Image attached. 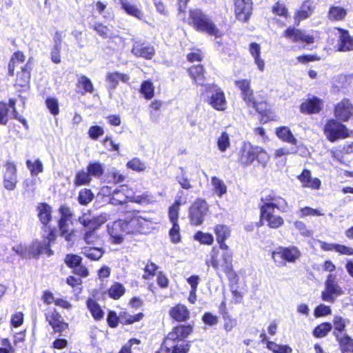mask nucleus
Masks as SVG:
<instances>
[{
    "label": "nucleus",
    "instance_id": "16",
    "mask_svg": "<svg viewBox=\"0 0 353 353\" xmlns=\"http://www.w3.org/2000/svg\"><path fill=\"white\" fill-rule=\"evenodd\" d=\"M260 210V221L256 223L257 227L263 225V221L267 223V226L271 229H278L284 225L283 218L277 214H274V210H263L259 209Z\"/></svg>",
    "mask_w": 353,
    "mask_h": 353
},
{
    "label": "nucleus",
    "instance_id": "54",
    "mask_svg": "<svg viewBox=\"0 0 353 353\" xmlns=\"http://www.w3.org/2000/svg\"><path fill=\"white\" fill-rule=\"evenodd\" d=\"M218 149L224 152L230 146V137L227 132H222L221 135L217 139Z\"/></svg>",
    "mask_w": 353,
    "mask_h": 353
},
{
    "label": "nucleus",
    "instance_id": "6",
    "mask_svg": "<svg viewBox=\"0 0 353 353\" xmlns=\"http://www.w3.org/2000/svg\"><path fill=\"white\" fill-rule=\"evenodd\" d=\"M323 131L327 139L332 143L350 137V132L346 125L336 119H328Z\"/></svg>",
    "mask_w": 353,
    "mask_h": 353
},
{
    "label": "nucleus",
    "instance_id": "11",
    "mask_svg": "<svg viewBox=\"0 0 353 353\" xmlns=\"http://www.w3.org/2000/svg\"><path fill=\"white\" fill-rule=\"evenodd\" d=\"M296 27L294 24L287 27L282 33L283 37L294 43H301L309 45L314 43L315 38L313 35L307 34L304 30Z\"/></svg>",
    "mask_w": 353,
    "mask_h": 353
},
{
    "label": "nucleus",
    "instance_id": "63",
    "mask_svg": "<svg viewBox=\"0 0 353 353\" xmlns=\"http://www.w3.org/2000/svg\"><path fill=\"white\" fill-rule=\"evenodd\" d=\"M93 194L91 190L88 189H84L80 191L79 194V202L81 205H87L93 199Z\"/></svg>",
    "mask_w": 353,
    "mask_h": 353
},
{
    "label": "nucleus",
    "instance_id": "19",
    "mask_svg": "<svg viewBox=\"0 0 353 353\" xmlns=\"http://www.w3.org/2000/svg\"><path fill=\"white\" fill-rule=\"evenodd\" d=\"M185 71L193 84L205 86L204 83L207 79V70L204 65L201 63L192 64L187 67Z\"/></svg>",
    "mask_w": 353,
    "mask_h": 353
},
{
    "label": "nucleus",
    "instance_id": "26",
    "mask_svg": "<svg viewBox=\"0 0 353 353\" xmlns=\"http://www.w3.org/2000/svg\"><path fill=\"white\" fill-rule=\"evenodd\" d=\"M247 105L254 108L256 112L260 115L259 119L261 123L264 124L274 119L273 112L270 105L266 101L257 102L254 98L253 102H250V103H248Z\"/></svg>",
    "mask_w": 353,
    "mask_h": 353
},
{
    "label": "nucleus",
    "instance_id": "8",
    "mask_svg": "<svg viewBox=\"0 0 353 353\" xmlns=\"http://www.w3.org/2000/svg\"><path fill=\"white\" fill-rule=\"evenodd\" d=\"M208 210L209 205L205 199L196 198L189 207L188 218L190 224L194 226L201 225Z\"/></svg>",
    "mask_w": 353,
    "mask_h": 353
},
{
    "label": "nucleus",
    "instance_id": "13",
    "mask_svg": "<svg viewBox=\"0 0 353 353\" xmlns=\"http://www.w3.org/2000/svg\"><path fill=\"white\" fill-rule=\"evenodd\" d=\"M334 30L339 32L336 44L334 46L335 51L339 52L353 51V35L350 34V31L341 27H335Z\"/></svg>",
    "mask_w": 353,
    "mask_h": 353
},
{
    "label": "nucleus",
    "instance_id": "46",
    "mask_svg": "<svg viewBox=\"0 0 353 353\" xmlns=\"http://www.w3.org/2000/svg\"><path fill=\"white\" fill-rule=\"evenodd\" d=\"M211 182L213 185L214 192L219 197L227 193V186L223 180L216 176L211 177Z\"/></svg>",
    "mask_w": 353,
    "mask_h": 353
},
{
    "label": "nucleus",
    "instance_id": "28",
    "mask_svg": "<svg viewBox=\"0 0 353 353\" xmlns=\"http://www.w3.org/2000/svg\"><path fill=\"white\" fill-rule=\"evenodd\" d=\"M235 86L240 90L241 99L246 104L253 102L254 97V90L251 87V80L241 79L234 81Z\"/></svg>",
    "mask_w": 353,
    "mask_h": 353
},
{
    "label": "nucleus",
    "instance_id": "31",
    "mask_svg": "<svg viewBox=\"0 0 353 353\" xmlns=\"http://www.w3.org/2000/svg\"><path fill=\"white\" fill-rule=\"evenodd\" d=\"M341 353H353V338L348 334L339 335L333 332Z\"/></svg>",
    "mask_w": 353,
    "mask_h": 353
},
{
    "label": "nucleus",
    "instance_id": "32",
    "mask_svg": "<svg viewBox=\"0 0 353 353\" xmlns=\"http://www.w3.org/2000/svg\"><path fill=\"white\" fill-rule=\"evenodd\" d=\"M249 52L254 60L258 69L263 72L265 69V61L261 57V46L256 42H251L249 44Z\"/></svg>",
    "mask_w": 353,
    "mask_h": 353
},
{
    "label": "nucleus",
    "instance_id": "61",
    "mask_svg": "<svg viewBox=\"0 0 353 353\" xmlns=\"http://www.w3.org/2000/svg\"><path fill=\"white\" fill-rule=\"evenodd\" d=\"M88 172L90 176L99 177L103 173L102 165L99 162L91 163L88 166Z\"/></svg>",
    "mask_w": 353,
    "mask_h": 353
},
{
    "label": "nucleus",
    "instance_id": "60",
    "mask_svg": "<svg viewBox=\"0 0 353 353\" xmlns=\"http://www.w3.org/2000/svg\"><path fill=\"white\" fill-rule=\"evenodd\" d=\"M204 56L202 50L196 48L194 51L190 52L186 54V59L189 63H193L194 62H201L203 60Z\"/></svg>",
    "mask_w": 353,
    "mask_h": 353
},
{
    "label": "nucleus",
    "instance_id": "34",
    "mask_svg": "<svg viewBox=\"0 0 353 353\" xmlns=\"http://www.w3.org/2000/svg\"><path fill=\"white\" fill-rule=\"evenodd\" d=\"M21 71L17 72L15 85L21 88L28 85L30 78V68L28 65L20 66Z\"/></svg>",
    "mask_w": 353,
    "mask_h": 353
},
{
    "label": "nucleus",
    "instance_id": "62",
    "mask_svg": "<svg viewBox=\"0 0 353 353\" xmlns=\"http://www.w3.org/2000/svg\"><path fill=\"white\" fill-rule=\"evenodd\" d=\"M332 310L330 306L320 304L314 308V315L316 318L325 316L331 314Z\"/></svg>",
    "mask_w": 353,
    "mask_h": 353
},
{
    "label": "nucleus",
    "instance_id": "37",
    "mask_svg": "<svg viewBox=\"0 0 353 353\" xmlns=\"http://www.w3.org/2000/svg\"><path fill=\"white\" fill-rule=\"evenodd\" d=\"M347 15V10L340 6H332L330 7L327 17L332 21H339L345 19Z\"/></svg>",
    "mask_w": 353,
    "mask_h": 353
},
{
    "label": "nucleus",
    "instance_id": "38",
    "mask_svg": "<svg viewBox=\"0 0 353 353\" xmlns=\"http://www.w3.org/2000/svg\"><path fill=\"white\" fill-rule=\"evenodd\" d=\"M145 315L143 312H139L134 315H131L126 311H122L119 313L120 323L122 325H130L141 321Z\"/></svg>",
    "mask_w": 353,
    "mask_h": 353
},
{
    "label": "nucleus",
    "instance_id": "29",
    "mask_svg": "<svg viewBox=\"0 0 353 353\" xmlns=\"http://www.w3.org/2000/svg\"><path fill=\"white\" fill-rule=\"evenodd\" d=\"M17 183V168L11 162H7L3 172V186L8 190H13Z\"/></svg>",
    "mask_w": 353,
    "mask_h": 353
},
{
    "label": "nucleus",
    "instance_id": "10",
    "mask_svg": "<svg viewBox=\"0 0 353 353\" xmlns=\"http://www.w3.org/2000/svg\"><path fill=\"white\" fill-rule=\"evenodd\" d=\"M343 294V290L336 281L334 274H329L325 281V289L321 292V298L323 301L334 303L335 298Z\"/></svg>",
    "mask_w": 353,
    "mask_h": 353
},
{
    "label": "nucleus",
    "instance_id": "22",
    "mask_svg": "<svg viewBox=\"0 0 353 353\" xmlns=\"http://www.w3.org/2000/svg\"><path fill=\"white\" fill-rule=\"evenodd\" d=\"M168 315L173 322L186 323L190 319V311L183 303H176L168 310Z\"/></svg>",
    "mask_w": 353,
    "mask_h": 353
},
{
    "label": "nucleus",
    "instance_id": "55",
    "mask_svg": "<svg viewBox=\"0 0 353 353\" xmlns=\"http://www.w3.org/2000/svg\"><path fill=\"white\" fill-rule=\"evenodd\" d=\"M79 221L87 229H96V221L90 213H83L79 217Z\"/></svg>",
    "mask_w": 353,
    "mask_h": 353
},
{
    "label": "nucleus",
    "instance_id": "56",
    "mask_svg": "<svg viewBox=\"0 0 353 353\" xmlns=\"http://www.w3.org/2000/svg\"><path fill=\"white\" fill-rule=\"evenodd\" d=\"M82 253L91 260H98L103 255L102 250L97 248H84Z\"/></svg>",
    "mask_w": 353,
    "mask_h": 353
},
{
    "label": "nucleus",
    "instance_id": "42",
    "mask_svg": "<svg viewBox=\"0 0 353 353\" xmlns=\"http://www.w3.org/2000/svg\"><path fill=\"white\" fill-rule=\"evenodd\" d=\"M86 303L88 309L95 320L99 321L103 318L104 312L101 310L100 305L95 301L92 299H88Z\"/></svg>",
    "mask_w": 353,
    "mask_h": 353
},
{
    "label": "nucleus",
    "instance_id": "20",
    "mask_svg": "<svg viewBox=\"0 0 353 353\" xmlns=\"http://www.w3.org/2000/svg\"><path fill=\"white\" fill-rule=\"evenodd\" d=\"M334 114L341 122L349 121L353 116V104L347 99H343L335 105Z\"/></svg>",
    "mask_w": 353,
    "mask_h": 353
},
{
    "label": "nucleus",
    "instance_id": "5",
    "mask_svg": "<svg viewBox=\"0 0 353 353\" xmlns=\"http://www.w3.org/2000/svg\"><path fill=\"white\" fill-rule=\"evenodd\" d=\"M301 256V252L298 247L279 246L271 253V258L278 267H284L287 263H294Z\"/></svg>",
    "mask_w": 353,
    "mask_h": 353
},
{
    "label": "nucleus",
    "instance_id": "15",
    "mask_svg": "<svg viewBox=\"0 0 353 353\" xmlns=\"http://www.w3.org/2000/svg\"><path fill=\"white\" fill-rule=\"evenodd\" d=\"M234 6L236 19L243 23L248 22L252 14V0H234Z\"/></svg>",
    "mask_w": 353,
    "mask_h": 353
},
{
    "label": "nucleus",
    "instance_id": "40",
    "mask_svg": "<svg viewBox=\"0 0 353 353\" xmlns=\"http://www.w3.org/2000/svg\"><path fill=\"white\" fill-rule=\"evenodd\" d=\"M25 61V56L21 52H14L10 61L8 65V71L10 75H14V70L15 68H19L23 66L22 64Z\"/></svg>",
    "mask_w": 353,
    "mask_h": 353
},
{
    "label": "nucleus",
    "instance_id": "9",
    "mask_svg": "<svg viewBox=\"0 0 353 353\" xmlns=\"http://www.w3.org/2000/svg\"><path fill=\"white\" fill-rule=\"evenodd\" d=\"M203 92H212L208 103L217 111H225L228 102L224 92L214 83L206 84Z\"/></svg>",
    "mask_w": 353,
    "mask_h": 353
},
{
    "label": "nucleus",
    "instance_id": "45",
    "mask_svg": "<svg viewBox=\"0 0 353 353\" xmlns=\"http://www.w3.org/2000/svg\"><path fill=\"white\" fill-rule=\"evenodd\" d=\"M152 198L153 196L150 194L145 192L141 194L132 195L130 197V201L140 205H148L153 202Z\"/></svg>",
    "mask_w": 353,
    "mask_h": 353
},
{
    "label": "nucleus",
    "instance_id": "4",
    "mask_svg": "<svg viewBox=\"0 0 353 353\" xmlns=\"http://www.w3.org/2000/svg\"><path fill=\"white\" fill-rule=\"evenodd\" d=\"M189 20L187 23L196 31L205 33L215 38H220L223 33L211 18L200 8H192L188 11Z\"/></svg>",
    "mask_w": 353,
    "mask_h": 353
},
{
    "label": "nucleus",
    "instance_id": "47",
    "mask_svg": "<svg viewBox=\"0 0 353 353\" xmlns=\"http://www.w3.org/2000/svg\"><path fill=\"white\" fill-rule=\"evenodd\" d=\"M91 181V177L89 172L85 170H80L77 172L74 181L76 186L88 185Z\"/></svg>",
    "mask_w": 353,
    "mask_h": 353
},
{
    "label": "nucleus",
    "instance_id": "14",
    "mask_svg": "<svg viewBox=\"0 0 353 353\" xmlns=\"http://www.w3.org/2000/svg\"><path fill=\"white\" fill-rule=\"evenodd\" d=\"M194 323H180L173 326L171 330L165 336L164 338L183 341L194 332Z\"/></svg>",
    "mask_w": 353,
    "mask_h": 353
},
{
    "label": "nucleus",
    "instance_id": "36",
    "mask_svg": "<svg viewBox=\"0 0 353 353\" xmlns=\"http://www.w3.org/2000/svg\"><path fill=\"white\" fill-rule=\"evenodd\" d=\"M38 216L43 225H47L52 218L51 207L45 203H41L37 206Z\"/></svg>",
    "mask_w": 353,
    "mask_h": 353
},
{
    "label": "nucleus",
    "instance_id": "64",
    "mask_svg": "<svg viewBox=\"0 0 353 353\" xmlns=\"http://www.w3.org/2000/svg\"><path fill=\"white\" fill-rule=\"evenodd\" d=\"M130 77L126 74L119 72H112V88L115 87L119 82L128 83Z\"/></svg>",
    "mask_w": 353,
    "mask_h": 353
},
{
    "label": "nucleus",
    "instance_id": "7",
    "mask_svg": "<svg viewBox=\"0 0 353 353\" xmlns=\"http://www.w3.org/2000/svg\"><path fill=\"white\" fill-rule=\"evenodd\" d=\"M261 204L259 209L277 210L284 212L288 208L287 201L282 197L276 191L269 190L263 192L261 198Z\"/></svg>",
    "mask_w": 353,
    "mask_h": 353
},
{
    "label": "nucleus",
    "instance_id": "25",
    "mask_svg": "<svg viewBox=\"0 0 353 353\" xmlns=\"http://www.w3.org/2000/svg\"><path fill=\"white\" fill-rule=\"evenodd\" d=\"M42 249L41 244L37 241L32 242L29 247L19 244L12 248V250L22 258L37 256L42 253Z\"/></svg>",
    "mask_w": 353,
    "mask_h": 353
},
{
    "label": "nucleus",
    "instance_id": "41",
    "mask_svg": "<svg viewBox=\"0 0 353 353\" xmlns=\"http://www.w3.org/2000/svg\"><path fill=\"white\" fill-rule=\"evenodd\" d=\"M139 91L145 99H152L154 96V86L152 81L150 79L143 81L141 84Z\"/></svg>",
    "mask_w": 353,
    "mask_h": 353
},
{
    "label": "nucleus",
    "instance_id": "43",
    "mask_svg": "<svg viewBox=\"0 0 353 353\" xmlns=\"http://www.w3.org/2000/svg\"><path fill=\"white\" fill-rule=\"evenodd\" d=\"M272 12L277 17L288 19L290 16L289 10L286 5L281 1H276L271 8Z\"/></svg>",
    "mask_w": 353,
    "mask_h": 353
},
{
    "label": "nucleus",
    "instance_id": "12",
    "mask_svg": "<svg viewBox=\"0 0 353 353\" xmlns=\"http://www.w3.org/2000/svg\"><path fill=\"white\" fill-rule=\"evenodd\" d=\"M126 185H121L112 191V214L132 208L128 204L130 196L126 194Z\"/></svg>",
    "mask_w": 353,
    "mask_h": 353
},
{
    "label": "nucleus",
    "instance_id": "24",
    "mask_svg": "<svg viewBox=\"0 0 353 353\" xmlns=\"http://www.w3.org/2000/svg\"><path fill=\"white\" fill-rule=\"evenodd\" d=\"M314 6L311 0L303 1L299 8L294 12V24L299 26L301 21L310 18L314 13Z\"/></svg>",
    "mask_w": 353,
    "mask_h": 353
},
{
    "label": "nucleus",
    "instance_id": "57",
    "mask_svg": "<svg viewBox=\"0 0 353 353\" xmlns=\"http://www.w3.org/2000/svg\"><path fill=\"white\" fill-rule=\"evenodd\" d=\"M159 267L154 262L148 261L144 268V274H143V279L148 280L152 279L157 274V271Z\"/></svg>",
    "mask_w": 353,
    "mask_h": 353
},
{
    "label": "nucleus",
    "instance_id": "1",
    "mask_svg": "<svg viewBox=\"0 0 353 353\" xmlns=\"http://www.w3.org/2000/svg\"><path fill=\"white\" fill-rule=\"evenodd\" d=\"M139 211L130 208L112 214L116 219L112 223V242L119 244L128 234L141 233L145 219L138 214Z\"/></svg>",
    "mask_w": 353,
    "mask_h": 353
},
{
    "label": "nucleus",
    "instance_id": "48",
    "mask_svg": "<svg viewBox=\"0 0 353 353\" xmlns=\"http://www.w3.org/2000/svg\"><path fill=\"white\" fill-rule=\"evenodd\" d=\"M194 239L201 244L211 245L214 243V237L212 234L197 231L194 236Z\"/></svg>",
    "mask_w": 353,
    "mask_h": 353
},
{
    "label": "nucleus",
    "instance_id": "18",
    "mask_svg": "<svg viewBox=\"0 0 353 353\" xmlns=\"http://www.w3.org/2000/svg\"><path fill=\"white\" fill-rule=\"evenodd\" d=\"M324 101L316 96L305 99L299 105V111L303 114H317L323 109Z\"/></svg>",
    "mask_w": 353,
    "mask_h": 353
},
{
    "label": "nucleus",
    "instance_id": "44",
    "mask_svg": "<svg viewBox=\"0 0 353 353\" xmlns=\"http://www.w3.org/2000/svg\"><path fill=\"white\" fill-rule=\"evenodd\" d=\"M332 329V325L330 322H323L314 328L312 334L316 339L323 338L329 334Z\"/></svg>",
    "mask_w": 353,
    "mask_h": 353
},
{
    "label": "nucleus",
    "instance_id": "52",
    "mask_svg": "<svg viewBox=\"0 0 353 353\" xmlns=\"http://www.w3.org/2000/svg\"><path fill=\"white\" fill-rule=\"evenodd\" d=\"M172 227L169 230V236L172 243L176 244L181 241V228L179 223H171Z\"/></svg>",
    "mask_w": 353,
    "mask_h": 353
},
{
    "label": "nucleus",
    "instance_id": "39",
    "mask_svg": "<svg viewBox=\"0 0 353 353\" xmlns=\"http://www.w3.org/2000/svg\"><path fill=\"white\" fill-rule=\"evenodd\" d=\"M72 220L60 219L59 227L61 236L64 237L67 241H70L73 236V230L71 228Z\"/></svg>",
    "mask_w": 353,
    "mask_h": 353
},
{
    "label": "nucleus",
    "instance_id": "23",
    "mask_svg": "<svg viewBox=\"0 0 353 353\" xmlns=\"http://www.w3.org/2000/svg\"><path fill=\"white\" fill-rule=\"evenodd\" d=\"M181 341L163 338L161 348L165 353H188L190 349V342Z\"/></svg>",
    "mask_w": 353,
    "mask_h": 353
},
{
    "label": "nucleus",
    "instance_id": "35",
    "mask_svg": "<svg viewBox=\"0 0 353 353\" xmlns=\"http://www.w3.org/2000/svg\"><path fill=\"white\" fill-rule=\"evenodd\" d=\"M121 8L128 14L141 19L143 17V12L137 6L130 3L128 0H120Z\"/></svg>",
    "mask_w": 353,
    "mask_h": 353
},
{
    "label": "nucleus",
    "instance_id": "33",
    "mask_svg": "<svg viewBox=\"0 0 353 353\" xmlns=\"http://www.w3.org/2000/svg\"><path fill=\"white\" fill-rule=\"evenodd\" d=\"M276 135L283 142L295 145L297 142L290 129L287 126H280L276 129Z\"/></svg>",
    "mask_w": 353,
    "mask_h": 353
},
{
    "label": "nucleus",
    "instance_id": "58",
    "mask_svg": "<svg viewBox=\"0 0 353 353\" xmlns=\"http://www.w3.org/2000/svg\"><path fill=\"white\" fill-rule=\"evenodd\" d=\"M332 323L334 325L333 332L338 333L339 334V333L345 330L346 321L343 317L336 315L333 318Z\"/></svg>",
    "mask_w": 353,
    "mask_h": 353
},
{
    "label": "nucleus",
    "instance_id": "30",
    "mask_svg": "<svg viewBox=\"0 0 353 353\" xmlns=\"http://www.w3.org/2000/svg\"><path fill=\"white\" fill-rule=\"evenodd\" d=\"M311 171L308 169H303L301 173L297 176L298 180L302 183V187L312 190H319L321 186V180L317 178H312Z\"/></svg>",
    "mask_w": 353,
    "mask_h": 353
},
{
    "label": "nucleus",
    "instance_id": "2",
    "mask_svg": "<svg viewBox=\"0 0 353 353\" xmlns=\"http://www.w3.org/2000/svg\"><path fill=\"white\" fill-rule=\"evenodd\" d=\"M219 250L216 247H212L210 252V259L206 261V265H211L217 272H224L228 281L235 284L239 280V276L234 269L233 253L228 250L223 251L221 254Z\"/></svg>",
    "mask_w": 353,
    "mask_h": 353
},
{
    "label": "nucleus",
    "instance_id": "21",
    "mask_svg": "<svg viewBox=\"0 0 353 353\" xmlns=\"http://www.w3.org/2000/svg\"><path fill=\"white\" fill-rule=\"evenodd\" d=\"M219 249L223 251L229 250L226 241L231 236L232 230L230 226L225 224H216L213 228Z\"/></svg>",
    "mask_w": 353,
    "mask_h": 353
},
{
    "label": "nucleus",
    "instance_id": "53",
    "mask_svg": "<svg viewBox=\"0 0 353 353\" xmlns=\"http://www.w3.org/2000/svg\"><path fill=\"white\" fill-rule=\"evenodd\" d=\"M181 205L180 201L176 200L174 203L169 207L168 217L171 223H178L179 207Z\"/></svg>",
    "mask_w": 353,
    "mask_h": 353
},
{
    "label": "nucleus",
    "instance_id": "3",
    "mask_svg": "<svg viewBox=\"0 0 353 353\" xmlns=\"http://www.w3.org/2000/svg\"><path fill=\"white\" fill-rule=\"evenodd\" d=\"M269 159V154L265 148L250 141H243L236 154V161L243 167H248L254 162L265 167Z\"/></svg>",
    "mask_w": 353,
    "mask_h": 353
},
{
    "label": "nucleus",
    "instance_id": "49",
    "mask_svg": "<svg viewBox=\"0 0 353 353\" xmlns=\"http://www.w3.org/2000/svg\"><path fill=\"white\" fill-rule=\"evenodd\" d=\"M273 353H292V348L289 345H281L272 341L268 342V347Z\"/></svg>",
    "mask_w": 353,
    "mask_h": 353
},
{
    "label": "nucleus",
    "instance_id": "17",
    "mask_svg": "<svg viewBox=\"0 0 353 353\" xmlns=\"http://www.w3.org/2000/svg\"><path fill=\"white\" fill-rule=\"evenodd\" d=\"M131 52L136 57L151 60L155 55L156 50L154 47L149 43L137 40L133 41Z\"/></svg>",
    "mask_w": 353,
    "mask_h": 353
},
{
    "label": "nucleus",
    "instance_id": "51",
    "mask_svg": "<svg viewBox=\"0 0 353 353\" xmlns=\"http://www.w3.org/2000/svg\"><path fill=\"white\" fill-rule=\"evenodd\" d=\"M26 165L32 176H37L43 170V163L39 159H36L34 161L27 160Z\"/></svg>",
    "mask_w": 353,
    "mask_h": 353
},
{
    "label": "nucleus",
    "instance_id": "27",
    "mask_svg": "<svg viewBox=\"0 0 353 353\" xmlns=\"http://www.w3.org/2000/svg\"><path fill=\"white\" fill-rule=\"evenodd\" d=\"M46 320L55 332L63 334L68 330V324L65 323L61 315L55 310L46 314Z\"/></svg>",
    "mask_w": 353,
    "mask_h": 353
},
{
    "label": "nucleus",
    "instance_id": "50",
    "mask_svg": "<svg viewBox=\"0 0 353 353\" xmlns=\"http://www.w3.org/2000/svg\"><path fill=\"white\" fill-rule=\"evenodd\" d=\"M126 166L128 168L137 172H143L146 169L145 163L137 157H134L128 161Z\"/></svg>",
    "mask_w": 353,
    "mask_h": 353
},
{
    "label": "nucleus",
    "instance_id": "59",
    "mask_svg": "<svg viewBox=\"0 0 353 353\" xmlns=\"http://www.w3.org/2000/svg\"><path fill=\"white\" fill-rule=\"evenodd\" d=\"M56 239V234L55 232L52 230L49 231L48 235L44 237V242L41 243L39 242L42 247H43V251L42 252L47 253L48 255L51 254V250L49 249V247L50 245V243L53 242Z\"/></svg>",
    "mask_w": 353,
    "mask_h": 353
}]
</instances>
